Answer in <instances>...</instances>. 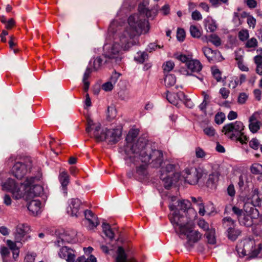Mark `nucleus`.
Listing matches in <instances>:
<instances>
[{"instance_id":"1","label":"nucleus","mask_w":262,"mask_h":262,"mask_svg":"<svg viewBox=\"0 0 262 262\" xmlns=\"http://www.w3.org/2000/svg\"><path fill=\"white\" fill-rule=\"evenodd\" d=\"M148 0H143L138 7L139 13H135L129 16L127 19V25L122 20L119 21L118 17L120 15L121 11L117 14V18L111 23H114L116 30L123 35L129 41H136V36L148 32L149 28L145 17L153 19L157 15V9L149 10L147 8Z\"/></svg>"},{"instance_id":"2","label":"nucleus","mask_w":262,"mask_h":262,"mask_svg":"<svg viewBox=\"0 0 262 262\" xmlns=\"http://www.w3.org/2000/svg\"><path fill=\"white\" fill-rule=\"evenodd\" d=\"M115 24L111 23L108 29L106 42L103 46V56L111 62L120 61L124 52L127 51L134 45L137 41H129L123 35L118 32Z\"/></svg>"},{"instance_id":"3","label":"nucleus","mask_w":262,"mask_h":262,"mask_svg":"<svg viewBox=\"0 0 262 262\" xmlns=\"http://www.w3.org/2000/svg\"><path fill=\"white\" fill-rule=\"evenodd\" d=\"M130 152L134 155H130L128 160L129 162L135 161L137 162L135 158L141 157V161L145 162L148 165L150 164L153 167H159L163 162V153L161 150L152 149L150 145L148 143L147 139L144 138H140L136 143L131 146Z\"/></svg>"},{"instance_id":"4","label":"nucleus","mask_w":262,"mask_h":262,"mask_svg":"<svg viewBox=\"0 0 262 262\" xmlns=\"http://www.w3.org/2000/svg\"><path fill=\"white\" fill-rule=\"evenodd\" d=\"M2 187L3 190L11 192L15 199L23 198L27 202L28 209L33 212L31 204L33 202V177H27L20 187L14 180L9 178L2 184Z\"/></svg>"},{"instance_id":"5","label":"nucleus","mask_w":262,"mask_h":262,"mask_svg":"<svg viewBox=\"0 0 262 262\" xmlns=\"http://www.w3.org/2000/svg\"><path fill=\"white\" fill-rule=\"evenodd\" d=\"M100 123H94L90 118H87L86 132L98 142L106 141L109 144H114L119 140L121 133L118 129H101Z\"/></svg>"},{"instance_id":"6","label":"nucleus","mask_w":262,"mask_h":262,"mask_svg":"<svg viewBox=\"0 0 262 262\" xmlns=\"http://www.w3.org/2000/svg\"><path fill=\"white\" fill-rule=\"evenodd\" d=\"M172 224L176 232L181 238L186 237L187 248H192L201 238L202 234L198 231L194 230L193 221L188 220L186 218H182V222H176L172 216L171 217Z\"/></svg>"},{"instance_id":"7","label":"nucleus","mask_w":262,"mask_h":262,"mask_svg":"<svg viewBox=\"0 0 262 262\" xmlns=\"http://www.w3.org/2000/svg\"><path fill=\"white\" fill-rule=\"evenodd\" d=\"M177 207L173 204H169L170 213L168 217L171 222V216L176 220V222H182V218H186L188 220L193 221L197 216L196 211L191 207V203L188 200H182L177 201Z\"/></svg>"},{"instance_id":"8","label":"nucleus","mask_w":262,"mask_h":262,"mask_svg":"<svg viewBox=\"0 0 262 262\" xmlns=\"http://www.w3.org/2000/svg\"><path fill=\"white\" fill-rule=\"evenodd\" d=\"M244 129L245 126L243 122L236 121L225 125L222 132L231 140L238 141L244 144L248 140V137L245 134Z\"/></svg>"},{"instance_id":"9","label":"nucleus","mask_w":262,"mask_h":262,"mask_svg":"<svg viewBox=\"0 0 262 262\" xmlns=\"http://www.w3.org/2000/svg\"><path fill=\"white\" fill-rule=\"evenodd\" d=\"M249 203H246L244 206V211L236 206L232 207V211L237 216L239 223L247 227L253 224V219H257L259 216L258 210L250 206Z\"/></svg>"},{"instance_id":"10","label":"nucleus","mask_w":262,"mask_h":262,"mask_svg":"<svg viewBox=\"0 0 262 262\" xmlns=\"http://www.w3.org/2000/svg\"><path fill=\"white\" fill-rule=\"evenodd\" d=\"M125 152L126 154L125 160L126 163L130 165V166H131L132 164H133L136 166V170L134 172H128L127 176L130 178L133 177L135 179L141 182L146 180L148 175V171L147 169L148 164L145 163V162H142L141 161V157H138L135 158L136 160L138 161V162H129V161L128 160L129 155H134L131 154L130 147L128 146V145L125 149Z\"/></svg>"},{"instance_id":"11","label":"nucleus","mask_w":262,"mask_h":262,"mask_svg":"<svg viewBox=\"0 0 262 262\" xmlns=\"http://www.w3.org/2000/svg\"><path fill=\"white\" fill-rule=\"evenodd\" d=\"M58 254L61 258L65 259L68 262H97V259L93 255H91L88 258L81 256L75 260L74 251L66 246L60 249Z\"/></svg>"},{"instance_id":"12","label":"nucleus","mask_w":262,"mask_h":262,"mask_svg":"<svg viewBox=\"0 0 262 262\" xmlns=\"http://www.w3.org/2000/svg\"><path fill=\"white\" fill-rule=\"evenodd\" d=\"M174 165L168 164L165 167L161 168L160 179L164 183V187L167 189L171 187L173 181H176L171 176H179L178 173H174Z\"/></svg>"},{"instance_id":"13","label":"nucleus","mask_w":262,"mask_h":262,"mask_svg":"<svg viewBox=\"0 0 262 262\" xmlns=\"http://www.w3.org/2000/svg\"><path fill=\"white\" fill-rule=\"evenodd\" d=\"M202 176V171L200 168H186L181 172V176L184 181L191 185L196 184Z\"/></svg>"},{"instance_id":"14","label":"nucleus","mask_w":262,"mask_h":262,"mask_svg":"<svg viewBox=\"0 0 262 262\" xmlns=\"http://www.w3.org/2000/svg\"><path fill=\"white\" fill-rule=\"evenodd\" d=\"M32 167L31 163L29 164L21 162H16L12 168L13 175L17 179H21L26 174L28 170Z\"/></svg>"},{"instance_id":"15","label":"nucleus","mask_w":262,"mask_h":262,"mask_svg":"<svg viewBox=\"0 0 262 262\" xmlns=\"http://www.w3.org/2000/svg\"><path fill=\"white\" fill-rule=\"evenodd\" d=\"M85 224L89 230H94L100 222L98 217L92 211L86 210L84 211Z\"/></svg>"},{"instance_id":"16","label":"nucleus","mask_w":262,"mask_h":262,"mask_svg":"<svg viewBox=\"0 0 262 262\" xmlns=\"http://www.w3.org/2000/svg\"><path fill=\"white\" fill-rule=\"evenodd\" d=\"M202 51L208 60L211 62L220 61L223 59L221 53L217 50H213L208 47H203Z\"/></svg>"},{"instance_id":"17","label":"nucleus","mask_w":262,"mask_h":262,"mask_svg":"<svg viewBox=\"0 0 262 262\" xmlns=\"http://www.w3.org/2000/svg\"><path fill=\"white\" fill-rule=\"evenodd\" d=\"M81 203V201L78 199L70 200L69 206L67 209V213L72 216H78L80 213L79 208Z\"/></svg>"},{"instance_id":"18","label":"nucleus","mask_w":262,"mask_h":262,"mask_svg":"<svg viewBox=\"0 0 262 262\" xmlns=\"http://www.w3.org/2000/svg\"><path fill=\"white\" fill-rule=\"evenodd\" d=\"M59 180L61 185V191L65 196L68 194L67 186L70 182V177L67 172L65 170L60 172Z\"/></svg>"},{"instance_id":"19","label":"nucleus","mask_w":262,"mask_h":262,"mask_svg":"<svg viewBox=\"0 0 262 262\" xmlns=\"http://www.w3.org/2000/svg\"><path fill=\"white\" fill-rule=\"evenodd\" d=\"M259 114L254 113L249 119V128L252 133H256L260 128V122L258 120Z\"/></svg>"},{"instance_id":"20","label":"nucleus","mask_w":262,"mask_h":262,"mask_svg":"<svg viewBox=\"0 0 262 262\" xmlns=\"http://www.w3.org/2000/svg\"><path fill=\"white\" fill-rule=\"evenodd\" d=\"M168 93V92H167ZM185 95L183 92H179L177 93L167 94L166 99L170 103L177 105L179 101H183L185 100Z\"/></svg>"},{"instance_id":"21","label":"nucleus","mask_w":262,"mask_h":262,"mask_svg":"<svg viewBox=\"0 0 262 262\" xmlns=\"http://www.w3.org/2000/svg\"><path fill=\"white\" fill-rule=\"evenodd\" d=\"M187 67L191 72L198 73L201 71L202 65L200 61L196 59H191L187 62Z\"/></svg>"},{"instance_id":"22","label":"nucleus","mask_w":262,"mask_h":262,"mask_svg":"<svg viewBox=\"0 0 262 262\" xmlns=\"http://www.w3.org/2000/svg\"><path fill=\"white\" fill-rule=\"evenodd\" d=\"M29 227L25 224H19L16 227L15 238L17 241L21 240L29 231Z\"/></svg>"},{"instance_id":"23","label":"nucleus","mask_w":262,"mask_h":262,"mask_svg":"<svg viewBox=\"0 0 262 262\" xmlns=\"http://www.w3.org/2000/svg\"><path fill=\"white\" fill-rule=\"evenodd\" d=\"M205 26L207 31L214 32L217 29L216 21L211 17H207L205 20Z\"/></svg>"},{"instance_id":"24","label":"nucleus","mask_w":262,"mask_h":262,"mask_svg":"<svg viewBox=\"0 0 262 262\" xmlns=\"http://www.w3.org/2000/svg\"><path fill=\"white\" fill-rule=\"evenodd\" d=\"M219 174L217 172H213L209 175L207 182V186L211 188H215L219 180Z\"/></svg>"},{"instance_id":"25","label":"nucleus","mask_w":262,"mask_h":262,"mask_svg":"<svg viewBox=\"0 0 262 262\" xmlns=\"http://www.w3.org/2000/svg\"><path fill=\"white\" fill-rule=\"evenodd\" d=\"M248 246H251V249L249 251V256L251 257H255L262 250V245L259 244L257 245L253 246V243H248Z\"/></svg>"},{"instance_id":"26","label":"nucleus","mask_w":262,"mask_h":262,"mask_svg":"<svg viewBox=\"0 0 262 262\" xmlns=\"http://www.w3.org/2000/svg\"><path fill=\"white\" fill-rule=\"evenodd\" d=\"M223 226L226 229V232L235 227V221L230 217H225L222 220Z\"/></svg>"},{"instance_id":"27","label":"nucleus","mask_w":262,"mask_h":262,"mask_svg":"<svg viewBox=\"0 0 262 262\" xmlns=\"http://www.w3.org/2000/svg\"><path fill=\"white\" fill-rule=\"evenodd\" d=\"M92 72V70L91 68L88 67L84 73L82 81L83 83V90L85 92H86L89 90L90 83L88 81V78H89Z\"/></svg>"},{"instance_id":"28","label":"nucleus","mask_w":262,"mask_h":262,"mask_svg":"<svg viewBox=\"0 0 262 262\" xmlns=\"http://www.w3.org/2000/svg\"><path fill=\"white\" fill-rule=\"evenodd\" d=\"M102 230L105 235L110 239H112L114 237V233L108 224L103 223L102 225Z\"/></svg>"},{"instance_id":"29","label":"nucleus","mask_w":262,"mask_h":262,"mask_svg":"<svg viewBox=\"0 0 262 262\" xmlns=\"http://www.w3.org/2000/svg\"><path fill=\"white\" fill-rule=\"evenodd\" d=\"M138 134L139 130L137 129H132L129 130L126 139V140L127 141V144L125 148V149L127 148L128 145L132 146L135 144V143L132 144L131 143H129V141H133L135 138L137 137ZM136 143H135V144Z\"/></svg>"},{"instance_id":"30","label":"nucleus","mask_w":262,"mask_h":262,"mask_svg":"<svg viewBox=\"0 0 262 262\" xmlns=\"http://www.w3.org/2000/svg\"><path fill=\"white\" fill-rule=\"evenodd\" d=\"M43 204L41 203L40 201L34 199V216H37L41 213L43 210Z\"/></svg>"},{"instance_id":"31","label":"nucleus","mask_w":262,"mask_h":262,"mask_svg":"<svg viewBox=\"0 0 262 262\" xmlns=\"http://www.w3.org/2000/svg\"><path fill=\"white\" fill-rule=\"evenodd\" d=\"M176 82V77L174 75L167 74L164 78V84L166 87L173 86Z\"/></svg>"},{"instance_id":"32","label":"nucleus","mask_w":262,"mask_h":262,"mask_svg":"<svg viewBox=\"0 0 262 262\" xmlns=\"http://www.w3.org/2000/svg\"><path fill=\"white\" fill-rule=\"evenodd\" d=\"M117 256L116 258V262H125L126 255L124 249L121 247H119L117 251Z\"/></svg>"},{"instance_id":"33","label":"nucleus","mask_w":262,"mask_h":262,"mask_svg":"<svg viewBox=\"0 0 262 262\" xmlns=\"http://www.w3.org/2000/svg\"><path fill=\"white\" fill-rule=\"evenodd\" d=\"M227 236L229 239L232 241H235L241 234V231L235 227L230 229L227 232Z\"/></svg>"},{"instance_id":"34","label":"nucleus","mask_w":262,"mask_h":262,"mask_svg":"<svg viewBox=\"0 0 262 262\" xmlns=\"http://www.w3.org/2000/svg\"><path fill=\"white\" fill-rule=\"evenodd\" d=\"M215 229L211 228L206 231V236L208 243L210 244H214L215 243Z\"/></svg>"},{"instance_id":"35","label":"nucleus","mask_w":262,"mask_h":262,"mask_svg":"<svg viewBox=\"0 0 262 262\" xmlns=\"http://www.w3.org/2000/svg\"><path fill=\"white\" fill-rule=\"evenodd\" d=\"M45 193V188L42 184H34V196H41Z\"/></svg>"},{"instance_id":"36","label":"nucleus","mask_w":262,"mask_h":262,"mask_svg":"<svg viewBox=\"0 0 262 262\" xmlns=\"http://www.w3.org/2000/svg\"><path fill=\"white\" fill-rule=\"evenodd\" d=\"M260 202L261 200L258 194L255 193L252 195L251 200L247 203H249L251 205L250 206L255 208L256 206L259 205Z\"/></svg>"},{"instance_id":"37","label":"nucleus","mask_w":262,"mask_h":262,"mask_svg":"<svg viewBox=\"0 0 262 262\" xmlns=\"http://www.w3.org/2000/svg\"><path fill=\"white\" fill-rule=\"evenodd\" d=\"M251 172L254 174H262V164L254 163L250 168Z\"/></svg>"},{"instance_id":"38","label":"nucleus","mask_w":262,"mask_h":262,"mask_svg":"<svg viewBox=\"0 0 262 262\" xmlns=\"http://www.w3.org/2000/svg\"><path fill=\"white\" fill-rule=\"evenodd\" d=\"M148 58L147 54L145 52H138L135 56L134 59L139 63H143Z\"/></svg>"},{"instance_id":"39","label":"nucleus","mask_w":262,"mask_h":262,"mask_svg":"<svg viewBox=\"0 0 262 262\" xmlns=\"http://www.w3.org/2000/svg\"><path fill=\"white\" fill-rule=\"evenodd\" d=\"M209 42H211L216 47L220 46L222 43L221 38L215 34H212L210 35Z\"/></svg>"},{"instance_id":"40","label":"nucleus","mask_w":262,"mask_h":262,"mask_svg":"<svg viewBox=\"0 0 262 262\" xmlns=\"http://www.w3.org/2000/svg\"><path fill=\"white\" fill-rule=\"evenodd\" d=\"M190 32L191 36L194 38H199L201 36V32L199 29L194 25H191L190 27Z\"/></svg>"},{"instance_id":"41","label":"nucleus","mask_w":262,"mask_h":262,"mask_svg":"<svg viewBox=\"0 0 262 262\" xmlns=\"http://www.w3.org/2000/svg\"><path fill=\"white\" fill-rule=\"evenodd\" d=\"M203 132L205 135L209 137H214L216 134V131L213 127L208 126L203 128Z\"/></svg>"},{"instance_id":"42","label":"nucleus","mask_w":262,"mask_h":262,"mask_svg":"<svg viewBox=\"0 0 262 262\" xmlns=\"http://www.w3.org/2000/svg\"><path fill=\"white\" fill-rule=\"evenodd\" d=\"M174 67V63L173 61L169 60L166 61L163 64L162 68L164 73L171 71Z\"/></svg>"},{"instance_id":"43","label":"nucleus","mask_w":262,"mask_h":262,"mask_svg":"<svg viewBox=\"0 0 262 262\" xmlns=\"http://www.w3.org/2000/svg\"><path fill=\"white\" fill-rule=\"evenodd\" d=\"M257 45L258 42L257 39L254 37H252L247 41L245 47L248 48H255Z\"/></svg>"},{"instance_id":"44","label":"nucleus","mask_w":262,"mask_h":262,"mask_svg":"<svg viewBox=\"0 0 262 262\" xmlns=\"http://www.w3.org/2000/svg\"><path fill=\"white\" fill-rule=\"evenodd\" d=\"M202 95L203 97V102H205L207 104H209L211 102V97L210 96V92L209 91H202Z\"/></svg>"},{"instance_id":"45","label":"nucleus","mask_w":262,"mask_h":262,"mask_svg":"<svg viewBox=\"0 0 262 262\" xmlns=\"http://www.w3.org/2000/svg\"><path fill=\"white\" fill-rule=\"evenodd\" d=\"M120 75L119 73H117L116 71H115L112 73L111 76L110 77L108 80V81L110 82V83H112L114 86L118 81Z\"/></svg>"},{"instance_id":"46","label":"nucleus","mask_w":262,"mask_h":262,"mask_svg":"<svg viewBox=\"0 0 262 262\" xmlns=\"http://www.w3.org/2000/svg\"><path fill=\"white\" fill-rule=\"evenodd\" d=\"M102 64V60L100 57H98L94 59L93 63V69L97 71L100 69Z\"/></svg>"},{"instance_id":"47","label":"nucleus","mask_w":262,"mask_h":262,"mask_svg":"<svg viewBox=\"0 0 262 262\" xmlns=\"http://www.w3.org/2000/svg\"><path fill=\"white\" fill-rule=\"evenodd\" d=\"M107 118L110 120L113 119L116 116V109L113 106H108L107 107Z\"/></svg>"},{"instance_id":"48","label":"nucleus","mask_w":262,"mask_h":262,"mask_svg":"<svg viewBox=\"0 0 262 262\" xmlns=\"http://www.w3.org/2000/svg\"><path fill=\"white\" fill-rule=\"evenodd\" d=\"M257 52L259 53L260 55L255 56L254 58V62L256 66L262 64V49H258Z\"/></svg>"},{"instance_id":"49","label":"nucleus","mask_w":262,"mask_h":262,"mask_svg":"<svg viewBox=\"0 0 262 262\" xmlns=\"http://www.w3.org/2000/svg\"><path fill=\"white\" fill-rule=\"evenodd\" d=\"M177 38L180 41H183L185 38V32L183 29L178 28L177 30Z\"/></svg>"},{"instance_id":"50","label":"nucleus","mask_w":262,"mask_h":262,"mask_svg":"<svg viewBox=\"0 0 262 262\" xmlns=\"http://www.w3.org/2000/svg\"><path fill=\"white\" fill-rule=\"evenodd\" d=\"M249 37V32L247 30H242L238 33V38L242 41L246 40Z\"/></svg>"},{"instance_id":"51","label":"nucleus","mask_w":262,"mask_h":262,"mask_svg":"<svg viewBox=\"0 0 262 262\" xmlns=\"http://www.w3.org/2000/svg\"><path fill=\"white\" fill-rule=\"evenodd\" d=\"M241 10V9L239 8H237L238 12H234L233 14V20L234 23L236 24L237 25H240L242 24V21L240 18V14L238 13L239 11Z\"/></svg>"},{"instance_id":"52","label":"nucleus","mask_w":262,"mask_h":262,"mask_svg":"<svg viewBox=\"0 0 262 262\" xmlns=\"http://www.w3.org/2000/svg\"><path fill=\"white\" fill-rule=\"evenodd\" d=\"M225 119V116L224 113H217L215 116V122L217 124L222 123Z\"/></svg>"},{"instance_id":"53","label":"nucleus","mask_w":262,"mask_h":262,"mask_svg":"<svg viewBox=\"0 0 262 262\" xmlns=\"http://www.w3.org/2000/svg\"><path fill=\"white\" fill-rule=\"evenodd\" d=\"M212 74L214 77V78L217 81H220L222 77H221V73L220 70L217 68H213L212 69Z\"/></svg>"},{"instance_id":"54","label":"nucleus","mask_w":262,"mask_h":262,"mask_svg":"<svg viewBox=\"0 0 262 262\" xmlns=\"http://www.w3.org/2000/svg\"><path fill=\"white\" fill-rule=\"evenodd\" d=\"M1 254L4 261V259L9 256L10 254V250L6 247L3 246L1 248Z\"/></svg>"},{"instance_id":"55","label":"nucleus","mask_w":262,"mask_h":262,"mask_svg":"<svg viewBox=\"0 0 262 262\" xmlns=\"http://www.w3.org/2000/svg\"><path fill=\"white\" fill-rule=\"evenodd\" d=\"M174 56L176 59L181 61L182 62H186V66L187 62L190 60L189 57L184 54H177L174 55Z\"/></svg>"},{"instance_id":"56","label":"nucleus","mask_w":262,"mask_h":262,"mask_svg":"<svg viewBox=\"0 0 262 262\" xmlns=\"http://www.w3.org/2000/svg\"><path fill=\"white\" fill-rule=\"evenodd\" d=\"M195 156L197 158H203L206 155L204 150L200 147H198L195 148Z\"/></svg>"},{"instance_id":"57","label":"nucleus","mask_w":262,"mask_h":262,"mask_svg":"<svg viewBox=\"0 0 262 262\" xmlns=\"http://www.w3.org/2000/svg\"><path fill=\"white\" fill-rule=\"evenodd\" d=\"M75 236V234L74 233H73V234L71 236H70L69 235H62L61 240L62 241L67 242V243H73L76 241Z\"/></svg>"},{"instance_id":"58","label":"nucleus","mask_w":262,"mask_h":262,"mask_svg":"<svg viewBox=\"0 0 262 262\" xmlns=\"http://www.w3.org/2000/svg\"><path fill=\"white\" fill-rule=\"evenodd\" d=\"M198 226L204 230L207 231L209 230L208 224L203 219H200L198 222Z\"/></svg>"},{"instance_id":"59","label":"nucleus","mask_w":262,"mask_h":262,"mask_svg":"<svg viewBox=\"0 0 262 262\" xmlns=\"http://www.w3.org/2000/svg\"><path fill=\"white\" fill-rule=\"evenodd\" d=\"M219 93L223 99H226L229 97L230 91L225 88H222L220 90Z\"/></svg>"},{"instance_id":"60","label":"nucleus","mask_w":262,"mask_h":262,"mask_svg":"<svg viewBox=\"0 0 262 262\" xmlns=\"http://www.w3.org/2000/svg\"><path fill=\"white\" fill-rule=\"evenodd\" d=\"M248 97V95L245 93H240L237 99L238 103L241 104H244L247 101Z\"/></svg>"},{"instance_id":"61","label":"nucleus","mask_w":262,"mask_h":262,"mask_svg":"<svg viewBox=\"0 0 262 262\" xmlns=\"http://www.w3.org/2000/svg\"><path fill=\"white\" fill-rule=\"evenodd\" d=\"M259 142L256 138L252 139L249 142V146L254 149H257L259 146Z\"/></svg>"},{"instance_id":"62","label":"nucleus","mask_w":262,"mask_h":262,"mask_svg":"<svg viewBox=\"0 0 262 262\" xmlns=\"http://www.w3.org/2000/svg\"><path fill=\"white\" fill-rule=\"evenodd\" d=\"M211 5L214 7H217L221 5L222 3H227L228 0H209Z\"/></svg>"},{"instance_id":"63","label":"nucleus","mask_w":262,"mask_h":262,"mask_svg":"<svg viewBox=\"0 0 262 262\" xmlns=\"http://www.w3.org/2000/svg\"><path fill=\"white\" fill-rule=\"evenodd\" d=\"M5 28L8 30H11L16 25V23L13 18H10L7 21V23L5 24Z\"/></svg>"},{"instance_id":"64","label":"nucleus","mask_w":262,"mask_h":262,"mask_svg":"<svg viewBox=\"0 0 262 262\" xmlns=\"http://www.w3.org/2000/svg\"><path fill=\"white\" fill-rule=\"evenodd\" d=\"M114 86L108 81L102 84V89L105 92H109L113 90Z\"/></svg>"}]
</instances>
